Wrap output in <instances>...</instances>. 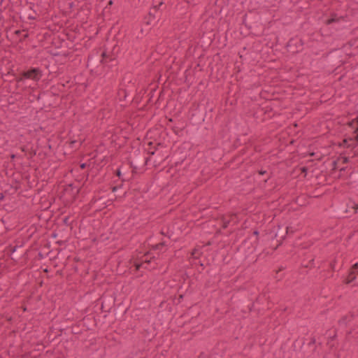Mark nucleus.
<instances>
[{
    "instance_id": "f257e3e1",
    "label": "nucleus",
    "mask_w": 358,
    "mask_h": 358,
    "mask_svg": "<svg viewBox=\"0 0 358 358\" xmlns=\"http://www.w3.org/2000/svg\"><path fill=\"white\" fill-rule=\"evenodd\" d=\"M23 77L27 79H31L34 80H38L42 76L41 71L39 70V69L34 68L31 69V70H29L27 71H25L22 74Z\"/></svg>"
},
{
    "instance_id": "f03ea898",
    "label": "nucleus",
    "mask_w": 358,
    "mask_h": 358,
    "mask_svg": "<svg viewBox=\"0 0 358 358\" xmlns=\"http://www.w3.org/2000/svg\"><path fill=\"white\" fill-rule=\"evenodd\" d=\"M358 268V264H355L353 267H352V271L349 273L348 278H347V280H346V283L349 284V283H351L352 282L355 280V274H356V271H355V269Z\"/></svg>"
},
{
    "instance_id": "7ed1b4c3",
    "label": "nucleus",
    "mask_w": 358,
    "mask_h": 358,
    "mask_svg": "<svg viewBox=\"0 0 358 358\" xmlns=\"http://www.w3.org/2000/svg\"><path fill=\"white\" fill-rule=\"evenodd\" d=\"M352 317H353V315L352 314L346 315L343 316L339 320V324L341 325L345 326V325H347L348 322H350L352 319Z\"/></svg>"
},
{
    "instance_id": "20e7f679",
    "label": "nucleus",
    "mask_w": 358,
    "mask_h": 358,
    "mask_svg": "<svg viewBox=\"0 0 358 358\" xmlns=\"http://www.w3.org/2000/svg\"><path fill=\"white\" fill-rule=\"evenodd\" d=\"M222 223H223V224H222V227H223L224 229H226V228L228 227L229 224L230 223V220H228V218H227V217H224L222 218Z\"/></svg>"
},
{
    "instance_id": "39448f33",
    "label": "nucleus",
    "mask_w": 358,
    "mask_h": 358,
    "mask_svg": "<svg viewBox=\"0 0 358 358\" xmlns=\"http://www.w3.org/2000/svg\"><path fill=\"white\" fill-rule=\"evenodd\" d=\"M200 253L199 252V250H196V249H194L192 252V256L194 257V258H198L199 256Z\"/></svg>"
},
{
    "instance_id": "423d86ee",
    "label": "nucleus",
    "mask_w": 358,
    "mask_h": 358,
    "mask_svg": "<svg viewBox=\"0 0 358 358\" xmlns=\"http://www.w3.org/2000/svg\"><path fill=\"white\" fill-rule=\"evenodd\" d=\"M150 262V260H148V259H145L143 261V263L142 264H136V270H139V268H141V265L144 263H149Z\"/></svg>"
},
{
    "instance_id": "0eeeda50",
    "label": "nucleus",
    "mask_w": 358,
    "mask_h": 358,
    "mask_svg": "<svg viewBox=\"0 0 358 358\" xmlns=\"http://www.w3.org/2000/svg\"><path fill=\"white\" fill-rule=\"evenodd\" d=\"M351 141H352V144H349L348 146H356L358 143V134L356 136V141H354L352 139H350Z\"/></svg>"
},
{
    "instance_id": "6e6552de",
    "label": "nucleus",
    "mask_w": 358,
    "mask_h": 358,
    "mask_svg": "<svg viewBox=\"0 0 358 358\" xmlns=\"http://www.w3.org/2000/svg\"><path fill=\"white\" fill-rule=\"evenodd\" d=\"M348 125L352 128V129H354L355 130V128H356V122L355 121V120H353L352 121L348 123Z\"/></svg>"
},
{
    "instance_id": "1a4fd4ad",
    "label": "nucleus",
    "mask_w": 358,
    "mask_h": 358,
    "mask_svg": "<svg viewBox=\"0 0 358 358\" xmlns=\"http://www.w3.org/2000/svg\"><path fill=\"white\" fill-rule=\"evenodd\" d=\"M336 21V20L335 18L332 17V18H330V19L327 20V24H330Z\"/></svg>"
},
{
    "instance_id": "9d476101",
    "label": "nucleus",
    "mask_w": 358,
    "mask_h": 358,
    "mask_svg": "<svg viewBox=\"0 0 358 358\" xmlns=\"http://www.w3.org/2000/svg\"><path fill=\"white\" fill-rule=\"evenodd\" d=\"M236 217V215H231L229 216V218H228V220H229L230 222H236L235 221Z\"/></svg>"
},
{
    "instance_id": "9b49d317",
    "label": "nucleus",
    "mask_w": 358,
    "mask_h": 358,
    "mask_svg": "<svg viewBox=\"0 0 358 358\" xmlns=\"http://www.w3.org/2000/svg\"><path fill=\"white\" fill-rule=\"evenodd\" d=\"M355 121L356 122V128H355V133H357L358 131V117L355 119Z\"/></svg>"
},
{
    "instance_id": "f8f14e48",
    "label": "nucleus",
    "mask_w": 358,
    "mask_h": 358,
    "mask_svg": "<svg viewBox=\"0 0 358 358\" xmlns=\"http://www.w3.org/2000/svg\"><path fill=\"white\" fill-rule=\"evenodd\" d=\"M161 247H162V246H160V245H159V244H157V245H155L153 248H154V249H155V250H158V249H159Z\"/></svg>"
},
{
    "instance_id": "ddd939ff",
    "label": "nucleus",
    "mask_w": 358,
    "mask_h": 358,
    "mask_svg": "<svg viewBox=\"0 0 358 358\" xmlns=\"http://www.w3.org/2000/svg\"><path fill=\"white\" fill-rule=\"evenodd\" d=\"M163 4L162 2H160L157 6L154 7L155 9L159 8Z\"/></svg>"
},
{
    "instance_id": "4468645a",
    "label": "nucleus",
    "mask_w": 358,
    "mask_h": 358,
    "mask_svg": "<svg viewBox=\"0 0 358 358\" xmlns=\"http://www.w3.org/2000/svg\"><path fill=\"white\" fill-rule=\"evenodd\" d=\"M117 176L118 177H120V176H121V172H120V169H118V170L117 171Z\"/></svg>"
},
{
    "instance_id": "2eb2a0df",
    "label": "nucleus",
    "mask_w": 358,
    "mask_h": 358,
    "mask_svg": "<svg viewBox=\"0 0 358 358\" xmlns=\"http://www.w3.org/2000/svg\"><path fill=\"white\" fill-rule=\"evenodd\" d=\"M85 166H86V164H82L80 165L81 169H85Z\"/></svg>"
},
{
    "instance_id": "dca6fc26",
    "label": "nucleus",
    "mask_w": 358,
    "mask_h": 358,
    "mask_svg": "<svg viewBox=\"0 0 358 358\" xmlns=\"http://www.w3.org/2000/svg\"><path fill=\"white\" fill-rule=\"evenodd\" d=\"M20 32H21V31H20V30H17V31H15V34H17V35H18V34H20Z\"/></svg>"
},
{
    "instance_id": "f3484780",
    "label": "nucleus",
    "mask_w": 358,
    "mask_h": 358,
    "mask_svg": "<svg viewBox=\"0 0 358 358\" xmlns=\"http://www.w3.org/2000/svg\"><path fill=\"white\" fill-rule=\"evenodd\" d=\"M112 4H113V1H111V0H110V1L108 2V5H112Z\"/></svg>"
},
{
    "instance_id": "a211bd4d",
    "label": "nucleus",
    "mask_w": 358,
    "mask_h": 358,
    "mask_svg": "<svg viewBox=\"0 0 358 358\" xmlns=\"http://www.w3.org/2000/svg\"><path fill=\"white\" fill-rule=\"evenodd\" d=\"M159 244L160 245V246H163V245H164V242L160 243H159Z\"/></svg>"
},
{
    "instance_id": "6ab92c4d",
    "label": "nucleus",
    "mask_w": 358,
    "mask_h": 358,
    "mask_svg": "<svg viewBox=\"0 0 358 358\" xmlns=\"http://www.w3.org/2000/svg\"><path fill=\"white\" fill-rule=\"evenodd\" d=\"M265 173H266V171H260V172H259V173H260V174H262H262H264Z\"/></svg>"
},
{
    "instance_id": "aec40b11",
    "label": "nucleus",
    "mask_w": 358,
    "mask_h": 358,
    "mask_svg": "<svg viewBox=\"0 0 358 358\" xmlns=\"http://www.w3.org/2000/svg\"><path fill=\"white\" fill-rule=\"evenodd\" d=\"M3 198V196L2 194H0V199H2Z\"/></svg>"
},
{
    "instance_id": "412c9836",
    "label": "nucleus",
    "mask_w": 358,
    "mask_h": 358,
    "mask_svg": "<svg viewBox=\"0 0 358 358\" xmlns=\"http://www.w3.org/2000/svg\"><path fill=\"white\" fill-rule=\"evenodd\" d=\"M254 234H255V235H258V231H254Z\"/></svg>"
},
{
    "instance_id": "4be33fe9",
    "label": "nucleus",
    "mask_w": 358,
    "mask_h": 358,
    "mask_svg": "<svg viewBox=\"0 0 358 358\" xmlns=\"http://www.w3.org/2000/svg\"><path fill=\"white\" fill-rule=\"evenodd\" d=\"M106 56V54L104 52L102 53V57H104Z\"/></svg>"
},
{
    "instance_id": "5701e85b",
    "label": "nucleus",
    "mask_w": 358,
    "mask_h": 358,
    "mask_svg": "<svg viewBox=\"0 0 358 358\" xmlns=\"http://www.w3.org/2000/svg\"><path fill=\"white\" fill-rule=\"evenodd\" d=\"M302 171H306V168H305V167H303V168L302 169Z\"/></svg>"
},
{
    "instance_id": "b1692460",
    "label": "nucleus",
    "mask_w": 358,
    "mask_h": 358,
    "mask_svg": "<svg viewBox=\"0 0 358 358\" xmlns=\"http://www.w3.org/2000/svg\"><path fill=\"white\" fill-rule=\"evenodd\" d=\"M357 274H358V271H357Z\"/></svg>"
}]
</instances>
